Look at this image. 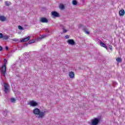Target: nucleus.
<instances>
[{"label": "nucleus", "mask_w": 125, "mask_h": 125, "mask_svg": "<svg viewBox=\"0 0 125 125\" xmlns=\"http://www.w3.org/2000/svg\"><path fill=\"white\" fill-rule=\"evenodd\" d=\"M33 113L34 115H38L39 119H42L44 117V112H41L40 109L36 108L33 110Z\"/></svg>", "instance_id": "obj_1"}, {"label": "nucleus", "mask_w": 125, "mask_h": 125, "mask_svg": "<svg viewBox=\"0 0 125 125\" xmlns=\"http://www.w3.org/2000/svg\"><path fill=\"white\" fill-rule=\"evenodd\" d=\"M40 22L42 23H48V20L46 19V18H41L40 19Z\"/></svg>", "instance_id": "obj_8"}, {"label": "nucleus", "mask_w": 125, "mask_h": 125, "mask_svg": "<svg viewBox=\"0 0 125 125\" xmlns=\"http://www.w3.org/2000/svg\"><path fill=\"white\" fill-rule=\"evenodd\" d=\"M60 8L61 9H64L65 8V6L63 4H60Z\"/></svg>", "instance_id": "obj_19"}, {"label": "nucleus", "mask_w": 125, "mask_h": 125, "mask_svg": "<svg viewBox=\"0 0 125 125\" xmlns=\"http://www.w3.org/2000/svg\"><path fill=\"white\" fill-rule=\"evenodd\" d=\"M13 41H14V42H15V41H16V40H15V39H13Z\"/></svg>", "instance_id": "obj_33"}, {"label": "nucleus", "mask_w": 125, "mask_h": 125, "mask_svg": "<svg viewBox=\"0 0 125 125\" xmlns=\"http://www.w3.org/2000/svg\"><path fill=\"white\" fill-rule=\"evenodd\" d=\"M44 37H43V36H42L41 38H39L38 39V41H40V40H42V39H44Z\"/></svg>", "instance_id": "obj_27"}, {"label": "nucleus", "mask_w": 125, "mask_h": 125, "mask_svg": "<svg viewBox=\"0 0 125 125\" xmlns=\"http://www.w3.org/2000/svg\"><path fill=\"white\" fill-rule=\"evenodd\" d=\"M34 42H35V41L31 40L29 41L28 43L24 44V46H27V45H28V44H30L31 43H34Z\"/></svg>", "instance_id": "obj_15"}, {"label": "nucleus", "mask_w": 125, "mask_h": 125, "mask_svg": "<svg viewBox=\"0 0 125 125\" xmlns=\"http://www.w3.org/2000/svg\"><path fill=\"white\" fill-rule=\"evenodd\" d=\"M31 107H35V106H38V103L36 102L35 101H31L28 104Z\"/></svg>", "instance_id": "obj_5"}, {"label": "nucleus", "mask_w": 125, "mask_h": 125, "mask_svg": "<svg viewBox=\"0 0 125 125\" xmlns=\"http://www.w3.org/2000/svg\"><path fill=\"white\" fill-rule=\"evenodd\" d=\"M100 44L101 46H102L103 47H104V48H106V49H108V48L107 47L106 44L104 43L103 42H101L100 43Z\"/></svg>", "instance_id": "obj_12"}, {"label": "nucleus", "mask_w": 125, "mask_h": 125, "mask_svg": "<svg viewBox=\"0 0 125 125\" xmlns=\"http://www.w3.org/2000/svg\"><path fill=\"white\" fill-rule=\"evenodd\" d=\"M5 61H6V62H7V61H6V60H5Z\"/></svg>", "instance_id": "obj_34"}, {"label": "nucleus", "mask_w": 125, "mask_h": 125, "mask_svg": "<svg viewBox=\"0 0 125 125\" xmlns=\"http://www.w3.org/2000/svg\"><path fill=\"white\" fill-rule=\"evenodd\" d=\"M51 14L53 17H60V15H59V13L56 11L52 12Z\"/></svg>", "instance_id": "obj_7"}, {"label": "nucleus", "mask_w": 125, "mask_h": 125, "mask_svg": "<svg viewBox=\"0 0 125 125\" xmlns=\"http://www.w3.org/2000/svg\"><path fill=\"white\" fill-rule=\"evenodd\" d=\"M113 85H117V84H118V83L116 82H113Z\"/></svg>", "instance_id": "obj_26"}, {"label": "nucleus", "mask_w": 125, "mask_h": 125, "mask_svg": "<svg viewBox=\"0 0 125 125\" xmlns=\"http://www.w3.org/2000/svg\"><path fill=\"white\" fill-rule=\"evenodd\" d=\"M30 39H31V36H28L27 37L22 38L21 40V42H28V41H30Z\"/></svg>", "instance_id": "obj_10"}, {"label": "nucleus", "mask_w": 125, "mask_h": 125, "mask_svg": "<svg viewBox=\"0 0 125 125\" xmlns=\"http://www.w3.org/2000/svg\"><path fill=\"white\" fill-rule=\"evenodd\" d=\"M66 42L70 45H75L76 44V42L73 39H69Z\"/></svg>", "instance_id": "obj_6"}, {"label": "nucleus", "mask_w": 125, "mask_h": 125, "mask_svg": "<svg viewBox=\"0 0 125 125\" xmlns=\"http://www.w3.org/2000/svg\"><path fill=\"white\" fill-rule=\"evenodd\" d=\"M1 73H3V76L5 77V74L6 73V63L4 62V64L0 68Z\"/></svg>", "instance_id": "obj_3"}, {"label": "nucleus", "mask_w": 125, "mask_h": 125, "mask_svg": "<svg viewBox=\"0 0 125 125\" xmlns=\"http://www.w3.org/2000/svg\"><path fill=\"white\" fill-rule=\"evenodd\" d=\"M109 48L110 49V50H112V45H109Z\"/></svg>", "instance_id": "obj_29"}, {"label": "nucleus", "mask_w": 125, "mask_h": 125, "mask_svg": "<svg viewBox=\"0 0 125 125\" xmlns=\"http://www.w3.org/2000/svg\"><path fill=\"white\" fill-rule=\"evenodd\" d=\"M82 30L83 31L85 34H86V35H89V31H88V29H87V28H86V27H83Z\"/></svg>", "instance_id": "obj_9"}, {"label": "nucleus", "mask_w": 125, "mask_h": 125, "mask_svg": "<svg viewBox=\"0 0 125 125\" xmlns=\"http://www.w3.org/2000/svg\"><path fill=\"white\" fill-rule=\"evenodd\" d=\"M18 28L19 30H24V28L22 27H21V25H19L18 26Z\"/></svg>", "instance_id": "obj_24"}, {"label": "nucleus", "mask_w": 125, "mask_h": 125, "mask_svg": "<svg viewBox=\"0 0 125 125\" xmlns=\"http://www.w3.org/2000/svg\"><path fill=\"white\" fill-rule=\"evenodd\" d=\"M45 30L46 31V32H48V33H49V30H48V29H45Z\"/></svg>", "instance_id": "obj_32"}, {"label": "nucleus", "mask_w": 125, "mask_h": 125, "mask_svg": "<svg viewBox=\"0 0 125 125\" xmlns=\"http://www.w3.org/2000/svg\"><path fill=\"white\" fill-rule=\"evenodd\" d=\"M3 35L2 33H0V39H2Z\"/></svg>", "instance_id": "obj_25"}, {"label": "nucleus", "mask_w": 125, "mask_h": 125, "mask_svg": "<svg viewBox=\"0 0 125 125\" xmlns=\"http://www.w3.org/2000/svg\"><path fill=\"white\" fill-rule=\"evenodd\" d=\"M2 39L3 40H8V39H9V37L7 35H4L3 36Z\"/></svg>", "instance_id": "obj_18"}, {"label": "nucleus", "mask_w": 125, "mask_h": 125, "mask_svg": "<svg viewBox=\"0 0 125 125\" xmlns=\"http://www.w3.org/2000/svg\"><path fill=\"white\" fill-rule=\"evenodd\" d=\"M6 20V18L3 16H0V21L2 22H4Z\"/></svg>", "instance_id": "obj_14"}, {"label": "nucleus", "mask_w": 125, "mask_h": 125, "mask_svg": "<svg viewBox=\"0 0 125 125\" xmlns=\"http://www.w3.org/2000/svg\"><path fill=\"white\" fill-rule=\"evenodd\" d=\"M69 76L71 79H73L75 77V74L72 71H71L69 73Z\"/></svg>", "instance_id": "obj_11"}, {"label": "nucleus", "mask_w": 125, "mask_h": 125, "mask_svg": "<svg viewBox=\"0 0 125 125\" xmlns=\"http://www.w3.org/2000/svg\"><path fill=\"white\" fill-rule=\"evenodd\" d=\"M72 4L73 5H77L78 4V1L76 0H72Z\"/></svg>", "instance_id": "obj_17"}, {"label": "nucleus", "mask_w": 125, "mask_h": 125, "mask_svg": "<svg viewBox=\"0 0 125 125\" xmlns=\"http://www.w3.org/2000/svg\"><path fill=\"white\" fill-rule=\"evenodd\" d=\"M3 49V48L2 47V46L0 45V51H2Z\"/></svg>", "instance_id": "obj_28"}, {"label": "nucleus", "mask_w": 125, "mask_h": 125, "mask_svg": "<svg viewBox=\"0 0 125 125\" xmlns=\"http://www.w3.org/2000/svg\"><path fill=\"white\" fill-rule=\"evenodd\" d=\"M62 29L63 30L62 31L63 33H67V32H68V30L65 29V28H64V27H62Z\"/></svg>", "instance_id": "obj_23"}, {"label": "nucleus", "mask_w": 125, "mask_h": 125, "mask_svg": "<svg viewBox=\"0 0 125 125\" xmlns=\"http://www.w3.org/2000/svg\"><path fill=\"white\" fill-rule=\"evenodd\" d=\"M5 5H6V6H9V5H10L11 3H10V2H8L7 1H6L5 2Z\"/></svg>", "instance_id": "obj_20"}, {"label": "nucleus", "mask_w": 125, "mask_h": 125, "mask_svg": "<svg viewBox=\"0 0 125 125\" xmlns=\"http://www.w3.org/2000/svg\"><path fill=\"white\" fill-rule=\"evenodd\" d=\"M3 115L4 117H6V115H7V111L5 110V111H3Z\"/></svg>", "instance_id": "obj_21"}, {"label": "nucleus", "mask_w": 125, "mask_h": 125, "mask_svg": "<svg viewBox=\"0 0 125 125\" xmlns=\"http://www.w3.org/2000/svg\"><path fill=\"white\" fill-rule=\"evenodd\" d=\"M116 60L117 62V64H119V63H121V62H122V58L120 57L116 58Z\"/></svg>", "instance_id": "obj_16"}, {"label": "nucleus", "mask_w": 125, "mask_h": 125, "mask_svg": "<svg viewBox=\"0 0 125 125\" xmlns=\"http://www.w3.org/2000/svg\"><path fill=\"white\" fill-rule=\"evenodd\" d=\"M69 38H70V37H69V35H66L65 36V39H69Z\"/></svg>", "instance_id": "obj_30"}, {"label": "nucleus", "mask_w": 125, "mask_h": 125, "mask_svg": "<svg viewBox=\"0 0 125 125\" xmlns=\"http://www.w3.org/2000/svg\"><path fill=\"white\" fill-rule=\"evenodd\" d=\"M125 10H121L119 11V14L120 16H124V15H125Z\"/></svg>", "instance_id": "obj_13"}, {"label": "nucleus", "mask_w": 125, "mask_h": 125, "mask_svg": "<svg viewBox=\"0 0 125 125\" xmlns=\"http://www.w3.org/2000/svg\"><path fill=\"white\" fill-rule=\"evenodd\" d=\"M100 122L99 118H95L91 120V122H89L90 125H98Z\"/></svg>", "instance_id": "obj_2"}, {"label": "nucleus", "mask_w": 125, "mask_h": 125, "mask_svg": "<svg viewBox=\"0 0 125 125\" xmlns=\"http://www.w3.org/2000/svg\"><path fill=\"white\" fill-rule=\"evenodd\" d=\"M9 87V85L7 83H4V91L5 93H8V91H9V89L8 88Z\"/></svg>", "instance_id": "obj_4"}, {"label": "nucleus", "mask_w": 125, "mask_h": 125, "mask_svg": "<svg viewBox=\"0 0 125 125\" xmlns=\"http://www.w3.org/2000/svg\"><path fill=\"white\" fill-rule=\"evenodd\" d=\"M5 49L6 50H8V47L7 46H5Z\"/></svg>", "instance_id": "obj_31"}, {"label": "nucleus", "mask_w": 125, "mask_h": 125, "mask_svg": "<svg viewBox=\"0 0 125 125\" xmlns=\"http://www.w3.org/2000/svg\"><path fill=\"white\" fill-rule=\"evenodd\" d=\"M15 101H16V100H15V99L14 98L11 99V102H12V103H15Z\"/></svg>", "instance_id": "obj_22"}]
</instances>
